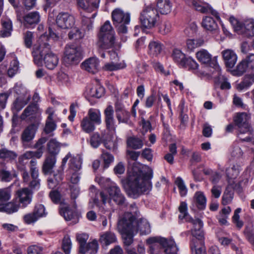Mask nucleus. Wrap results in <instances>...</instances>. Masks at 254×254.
Here are the masks:
<instances>
[{
    "instance_id": "nucleus-7",
    "label": "nucleus",
    "mask_w": 254,
    "mask_h": 254,
    "mask_svg": "<svg viewBox=\"0 0 254 254\" xmlns=\"http://www.w3.org/2000/svg\"><path fill=\"white\" fill-rule=\"evenodd\" d=\"M112 18L114 25L117 27L120 34H126L127 32V25L130 22V14L120 8H116L112 12Z\"/></svg>"
},
{
    "instance_id": "nucleus-60",
    "label": "nucleus",
    "mask_w": 254,
    "mask_h": 254,
    "mask_svg": "<svg viewBox=\"0 0 254 254\" xmlns=\"http://www.w3.org/2000/svg\"><path fill=\"white\" fill-rule=\"evenodd\" d=\"M57 127L56 123L53 120L47 119L44 128V131L46 134H49L54 131Z\"/></svg>"
},
{
    "instance_id": "nucleus-31",
    "label": "nucleus",
    "mask_w": 254,
    "mask_h": 254,
    "mask_svg": "<svg viewBox=\"0 0 254 254\" xmlns=\"http://www.w3.org/2000/svg\"><path fill=\"white\" fill-rule=\"evenodd\" d=\"M31 95L26 96L24 98L16 97L15 100L13 102L11 109L14 114L17 113L30 101Z\"/></svg>"
},
{
    "instance_id": "nucleus-21",
    "label": "nucleus",
    "mask_w": 254,
    "mask_h": 254,
    "mask_svg": "<svg viewBox=\"0 0 254 254\" xmlns=\"http://www.w3.org/2000/svg\"><path fill=\"white\" fill-rule=\"evenodd\" d=\"M139 212L135 204H131L129 206V212H126L119 221H123L125 224L133 225L135 217L138 216Z\"/></svg>"
},
{
    "instance_id": "nucleus-16",
    "label": "nucleus",
    "mask_w": 254,
    "mask_h": 254,
    "mask_svg": "<svg viewBox=\"0 0 254 254\" xmlns=\"http://www.w3.org/2000/svg\"><path fill=\"white\" fill-rule=\"evenodd\" d=\"M234 122L238 127L239 133L243 134L251 131V128L248 122V117L246 113H238L234 118Z\"/></svg>"
},
{
    "instance_id": "nucleus-42",
    "label": "nucleus",
    "mask_w": 254,
    "mask_h": 254,
    "mask_svg": "<svg viewBox=\"0 0 254 254\" xmlns=\"http://www.w3.org/2000/svg\"><path fill=\"white\" fill-rule=\"evenodd\" d=\"M116 240L117 238L115 234L111 232H106L101 235L100 242L106 246L115 243Z\"/></svg>"
},
{
    "instance_id": "nucleus-15",
    "label": "nucleus",
    "mask_w": 254,
    "mask_h": 254,
    "mask_svg": "<svg viewBox=\"0 0 254 254\" xmlns=\"http://www.w3.org/2000/svg\"><path fill=\"white\" fill-rule=\"evenodd\" d=\"M189 5L192 6L196 10L201 13H210L216 18H219L218 12L213 9L207 3H204L200 0H185Z\"/></svg>"
},
{
    "instance_id": "nucleus-5",
    "label": "nucleus",
    "mask_w": 254,
    "mask_h": 254,
    "mask_svg": "<svg viewBox=\"0 0 254 254\" xmlns=\"http://www.w3.org/2000/svg\"><path fill=\"white\" fill-rule=\"evenodd\" d=\"M115 32L109 21L105 22L101 27L98 35V47L103 49L112 47L115 42Z\"/></svg>"
},
{
    "instance_id": "nucleus-14",
    "label": "nucleus",
    "mask_w": 254,
    "mask_h": 254,
    "mask_svg": "<svg viewBox=\"0 0 254 254\" xmlns=\"http://www.w3.org/2000/svg\"><path fill=\"white\" fill-rule=\"evenodd\" d=\"M42 113L37 104H30L23 111L20 116L21 120H25L29 119L32 120L34 119H38L39 120Z\"/></svg>"
},
{
    "instance_id": "nucleus-17",
    "label": "nucleus",
    "mask_w": 254,
    "mask_h": 254,
    "mask_svg": "<svg viewBox=\"0 0 254 254\" xmlns=\"http://www.w3.org/2000/svg\"><path fill=\"white\" fill-rule=\"evenodd\" d=\"M56 23L59 27L68 29L71 28L74 24V18L67 12H61L57 17Z\"/></svg>"
},
{
    "instance_id": "nucleus-64",
    "label": "nucleus",
    "mask_w": 254,
    "mask_h": 254,
    "mask_svg": "<svg viewBox=\"0 0 254 254\" xmlns=\"http://www.w3.org/2000/svg\"><path fill=\"white\" fill-rule=\"evenodd\" d=\"M18 69V62L16 60H13L11 63L10 67L7 71V74L9 77H12L15 75Z\"/></svg>"
},
{
    "instance_id": "nucleus-47",
    "label": "nucleus",
    "mask_w": 254,
    "mask_h": 254,
    "mask_svg": "<svg viewBox=\"0 0 254 254\" xmlns=\"http://www.w3.org/2000/svg\"><path fill=\"white\" fill-rule=\"evenodd\" d=\"M89 238L88 235L85 233L77 234L76 240L80 245L79 253L82 254H85L84 246L86 244V242Z\"/></svg>"
},
{
    "instance_id": "nucleus-63",
    "label": "nucleus",
    "mask_w": 254,
    "mask_h": 254,
    "mask_svg": "<svg viewBox=\"0 0 254 254\" xmlns=\"http://www.w3.org/2000/svg\"><path fill=\"white\" fill-rule=\"evenodd\" d=\"M172 29V24L169 21H164L159 27V32L162 35L169 33Z\"/></svg>"
},
{
    "instance_id": "nucleus-34",
    "label": "nucleus",
    "mask_w": 254,
    "mask_h": 254,
    "mask_svg": "<svg viewBox=\"0 0 254 254\" xmlns=\"http://www.w3.org/2000/svg\"><path fill=\"white\" fill-rule=\"evenodd\" d=\"M102 142L108 149L115 150L117 148V143L110 133H102Z\"/></svg>"
},
{
    "instance_id": "nucleus-12",
    "label": "nucleus",
    "mask_w": 254,
    "mask_h": 254,
    "mask_svg": "<svg viewBox=\"0 0 254 254\" xmlns=\"http://www.w3.org/2000/svg\"><path fill=\"white\" fill-rule=\"evenodd\" d=\"M254 70V54H250L243 59L233 70L234 74L242 75L248 70Z\"/></svg>"
},
{
    "instance_id": "nucleus-41",
    "label": "nucleus",
    "mask_w": 254,
    "mask_h": 254,
    "mask_svg": "<svg viewBox=\"0 0 254 254\" xmlns=\"http://www.w3.org/2000/svg\"><path fill=\"white\" fill-rule=\"evenodd\" d=\"M239 166L238 165H234L232 167H229L226 169V173L228 178V183L230 181L231 184H234V179H236L239 174Z\"/></svg>"
},
{
    "instance_id": "nucleus-24",
    "label": "nucleus",
    "mask_w": 254,
    "mask_h": 254,
    "mask_svg": "<svg viewBox=\"0 0 254 254\" xmlns=\"http://www.w3.org/2000/svg\"><path fill=\"white\" fill-rule=\"evenodd\" d=\"M100 0H77L78 6L88 12L98 8Z\"/></svg>"
},
{
    "instance_id": "nucleus-48",
    "label": "nucleus",
    "mask_w": 254,
    "mask_h": 254,
    "mask_svg": "<svg viewBox=\"0 0 254 254\" xmlns=\"http://www.w3.org/2000/svg\"><path fill=\"white\" fill-rule=\"evenodd\" d=\"M179 109L180 110V119L181 121V126L186 127L188 123L189 117L187 113L188 112V109L185 106V103L184 101H182L179 105Z\"/></svg>"
},
{
    "instance_id": "nucleus-59",
    "label": "nucleus",
    "mask_w": 254,
    "mask_h": 254,
    "mask_svg": "<svg viewBox=\"0 0 254 254\" xmlns=\"http://www.w3.org/2000/svg\"><path fill=\"white\" fill-rule=\"evenodd\" d=\"M119 123L127 124L129 121L130 114L127 110L116 114Z\"/></svg>"
},
{
    "instance_id": "nucleus-52",
    "label": "nucleus",
    "mask_w": 254,
    "mask_h": 254,
    "mask_svg": "<svg viewBox=\"0 0 254 254\" xmlns=\"http://www.w3.org/2000/svg\"><path fill=\"white\" fill-rule=\"evenodd\" d=\"M101 159L103 162V167L104 169L108 168L114 160L113 155L105 151L103 152L101 155Z\"/></svg>"
},
{
    "instance_id": "nucleus-9",
    "label": "nucleus",
    "mask_w": 254,
    "mask_h": 254,
    "mask_svg": "<svg viewBox=\"0 0 254 254\" xmlns=\"http://www.w3.org/2000/svg\"><path fill=\"white\" fill-rule=\"evenodd\" d=\"M82 50L80 46L68 45L65 47L64 61L67 65L78 64L81 60Z\"/></svg>"
},
{
    "instance_id": "nucleus-50",
    "label": "nucleus",
    "mask_w": 254,
    "mask_h": 254,
    "mask_svg": "<svg viewBox=\"0 0 254 254\" xmlns=\"http://www.w3.org/2000/svg\"><path fill=\"white\" fill-rule=\"evenodd\" d=\"M84 36V33L79 28L74 27L68 33V37L70 40H78L82 39Z\"/></svg>"
},
{
    "instance_id": "nucleus-8",
    "label": "nucleus",
    "mask_w": 254,
    "mask_h": 254,
    "mask_svg": "<svg viewBox=\"0 0 254 254\" xmlns=\"http://www.w3.org/2000/svg\"><path fill=\"white\" fill-rule=\"evenodd\" d=\"M179 210L181 214L179 217L180 219H185L187 221L190 222L193 225V228L191 230L192 235L194 236H198L201 238L202 236V231L201 228L203 226V223L199 219H193L190 217L188 213L187 204L185 202H181L179 207Z\"/></svg>"
},
{
    "instance_id": "nucleus-61",
    "label": "nucleus",
    "mask_w": 254,
    "mask_h": 254,
    "mask_svg": "<svg viewBox=\"0 0 254 254\" xmlns=\"http://www.w3.org/2000/svg\"><path fill=\"white\" fill-rule=\"evenodd\" d=\"M102 141V136L98 133H94L90 138V144L94 148H97Z\"/></svg>"
},
{
    "instance_id": "nucleus-44",
    "label": "nucleus",
    "mask_w": 254,
    "mask_h": 254,
    "mask_svg": "<svg viewBox=\"0 0 254 254\" xmlns=\"http://www.w3.org/2000/svg\"><path fill=\"white\" fill-rule=\"evenodd\" d=\"M192 236L193 238L190 242V247L192 252L195 251V254H206L205 249L203 247L196 248V243L198 241H202L203 237V233H202V236L201 238H199L198 236H194L192 235Z\"/></svg>"
},
{
    "instance_id": "nucleus-51",
    "label": "nucleus",
    "mask_w": 254,
    "mask_h": 254,
    "mask_svg": "<svg viewBox=\"0 0 254 254\" xmlns=\"http://www.w3.org/2000/svg\"><path fill=\"white\" fill-rule=\"evenodd\" d=\"M13 91L17 95L16 97L24 98L26 96L30 95L29 91L23 85L16 84L13 88Z\"/></svg>"
},
{
    "instance_id": "nucleus-45",
    "label": "nucleus",
    "mask_w": 254,
    "mask_h": 254,
    "mask_svg": "<svg viewBox=\"0 0 254 254\" xmlns=\"http://www.w3.org/2000/svg\"><path fill=\"white\" fill-rule=\"evenodd\" d=\"M204 44V40L202 39H188L186 42L187 49L189 51H192L195 48L201 46Z\"/></svg>"
},
{
    "instance_id": "nucleus-56",
    "label": "nucleus",
    "mask_w": 254,
    "mask_h": 254,
    "mask_svg": "<svg viewBox=\"0 0 254 254\" xmlns=\"http://www.w3.org/2000/svg\"><path fill=\"white\" fill-rule=\"evenodd\" d=\"M175 184L177 186L179 190L181 196H186L188 192V190L183 180L180 177H178L175 181Z\"/></svg>"
},
{
    "instance_id": "nucleus-57",
    "label": "nucleus",
    "mask_w": 254,
    "mask_h": 254,
    "mask_svg": "<svg viewBox=\"0 0 254 254\" xmlns=\"http://www.w3.org/2000/svg\"><path fill=\"white\" fill-rule=\"evenodd\" d=\"M126 64L124 63L115 64L113 62L107 63L103 66V69L107 71H114L124 68Z\"/></svg>"
},
{
    "instance_id": "nucleus-27",
    "label": "nucleus",
    "mask_w": 254,
    "mask_h": 254,
    "mask_svg": "<svg viewBox=\"0 0 254 254\" xmlns=\"http://www.w3.org/2000/svg\"><path fill=\"white\" fill-rule=\"evenodd\" d=\"M40 21V15L37 11L30 12L23 16V24L26 27L34 26Z\"/></svg>"
},
{
    "instance_id": "nucleus-55",
    "label": "nucleus",
    "mask_w": 254,
    "mask_h": 254,
    "mask_svg": "<svg viewBox=\"0 0 254 254\" xmlns=\"http://www.w3.org/2000/svg\"><path fill=\"white\" fill-rule=\"evenodd\" d=\"M220 69L217 70L218 72L217 75V81L221 84V88L222 89H229L231 88L230 83L227 81V79L223 75L220 73Z\"/></svg>"
},
{
    "instance_id": "nucleus-46",
    "label": "nucleus",
    "mask_w": 254,
    "mask_h": 254,
    "mask_svg": "<svg viewBox=\"0 0 254 254\" xmlns=\"http://www.w3.org/2000/svg\"><path fill=\"white\" fill-rule=\"evenodd\" d=\"M127 146L133 149H138L142 148L143 146L142 140L135 137H129L127 139Z\"/></svg>"
},
{
    "instance_id": "nucleus-39",
    "label": "nucleus",
    "mask_w": 254,
    "mask_h": 254,
    "mask_svg": "<svg viewBox=\"0 0 254 254\" xmlns=\"http://www.w3.org/2000/svg\"><path fill=\"white\" fill-rule=\"evenodd\" d=\"M86 117H88L95 124L99 125L101 123V113L98 109H90Z\"/></svg>"
},
{
    "instance_id": "nucleus-18",
    "label": "nucleus",
    "mask_w": 254,
    "mask_h": 254,
    "mask_svg": "<svg viewBox=\"0 0 254 254\" xmlns=\"http://www.w3.org/2000/svg\"><path fill=\"white\" fill-rule=\"evenodd\" d=\"M196 57L198 61L201 63L205 64H212L216 70H220V67L215 61L212 60V55L205 49H201L197 51L196 54Z\"/></svg>"
},
{
    "instance_id": "nucleus-28",
    "label": "nucleus",
    "mask_w": 254,
    "mask_h": 254,
    "mask_svg": "<svg viewBox=\"0 0 254 254\" xmlns=\"http://www.w3.org/2000/svg\"><path fill=\"white\" fill-rule=\"evenodd\" d=\"M133 225L137 229L136 232L139 231L141 235H147L151 232L150 224L145 219L141 218L137 221H134Z\"/></svg>"
},
{
    "instance_id": "nucleus-10",
    "label": "nucleus",
    "mask_w": 254,
    "mask_h": 254,
    "mask_svg": "<svg viewBox=\"0 0 254 254\" xmlns=\"http://www.w3.org/2000/svg\"><path fill=\"white\" fill-rule=\"evenodd\" d=\"M9 192L6 189H0V212L11 214L18 211L20 204L15 202L7 203L10 199Z\"/></svg>"
},
{
    "instance_id": "nucleus-58",
    "label": "nucleus",
    "mask_w": 254,
    "mask_h": 254,
    "mask_svg": "<svg viewBox=\"0 0 254 254\" xmlns=\"http://www.w3.org/2000/svg\"><path fill=\"white\" fill-rule=\"evenodd\" d=\"M71 242L68 235H65L62 243V249L65 254H69L71 248Z\"/></svg>"
},
{
    "instance_id": "nucleus-35",
    "label": "nucleus",
    "mask_w": 254,
    "mask_h": 254,
    "mask_svg": "<svg viewBox=\"0 0 254 254\" xmlns=\"http://www.w3.org/2000/svg\"><path fill=\"white\" fill-rule=\"evenodd\" d=\"M12 31V22L9 19H5L1 21V29L0 31V35L2 37H6L11 35Z\"/></svg>"
},
{
    "instance_id": "nucleus-36",
    "label": "nucleus",
    "mask_w": 254,
    "mask_h": 254,
    "mask_svg": "<svg viewBox=\"0 0 254 254\" xmlns=\"http://www.w3.org/2000/svg\"><path fill=\"white\" fill-rule=\"evenodd\" d=\"M206 198L201 191L195 192L194 196V203L198 209H204L206 207Z\"/></svg>"
},
{
    "instance_id": "nucleus-30",
    "label": "nucleus",
    "mask_w": 254,
    "mask_h": 254,
    "mask_svg": "<svg viewBox=\"0 0 254 254\" xmlns=\"http://www.w3.org/2000/svg\"><path fill=\"white\" fill-rule=\"evenodd\" d=\"M56 162V157L54 155H48L44 162L42 171L44 174H50L53 172V169Z\"/></svg>"
},
{
    "instance_id": "nucleus-3",
    "label": "nucleus",
    "mask_w": 254,
    "mask_h": 254,
    "mask_svg": "<svg viewBox=\"0 0 254 254\" xmlns=\"http://www.w3.org/2000/svg\"><path fill=\"white\" fill-rule=\"evenodd\" d=\"M106 182L108 186V193L109 198L103 191H97L96 189L93 187L92 189L95 193V196L94 199V202L96 204H98L99 199H101L103 204H105L109 200V201H113L117 205H123L124 204L126 198L124 195L121 192V191L118 186L114 182H111L109 179L101 177L100 178V183L103 184Z\"/></svg>"
},
{
    "instance_id": "nucleus-11",
    "label": "nucleus",
    "mask_w": 254,
    "mask_h": 254,
    "mask_svg": "<svg viewBox=\"0 0 254 254\" xmlns=\"http://www.w3.org/2000/svg\"><path fill=\"white\" fill-rule=\"evenodd\" d=\"M117 228L122 235L125 245L130 246L133 242L134 235L136 233V228L133 225L125 224L123 221H118Z\"/></svg>"
},
{
    "instance_id": "nucleus-25",
    "label": "nucleus",
    "mask_w": 254,
    "mask_h": 254,
    "mask_svg": "<svg viewBox=\"0 0 254 254\" xmlns=\"http://www.w3.org/2000/svg\"><path fill=\"white\" fill-rule=\"evenodd\" d=\"M82 68L93 74L99 69V61L96 58H90L82 64Z\"/></svg>"
},
{
    "instance_id": "nucleus-23",
    "label": "nucleus",
    "mask_w": 254,
    "mask_h": 254,
    "mask_svg": "<svg viewBox=\"0 0 254 254\" xmlns=\"http://www.w3.org/2000/svg\"><path fill=\"white\" fill-rule=\"evenodd\" d=\"M222 55L225 65L232 68L237 61V56L235 52L231 49H226L222 52Z\"/></svg>"
},
{
    "instance_id": "nucleus-33",
    "label": "nucleus",
    "mask_w": 254,
    "mask_h": 254,
    "mask_svg": "<svg viewBox=\"0 0 254 254\" xmlns=\"http://www.w3.org/2000/svg\"><path fill=\"white\" fill-rule=\"evenodd\" d=\"M156 7L162 14H167L171 11L172 3L170 0H158Z\"/></svg>"
},
{
    "instance_id": "nucleus-19",
    "label": "nucleus",
    "mask_w": 254,
    "mask_h": 254,
    "mask_svg": "<svg viewBox=\"0 0 254 254\" xmlns=\"http://www.w3.org/2000/svg\"><path fill=\"white\" fill-rule=\"evenodd\" d=\"M105 122L107 129L109 131L115 132L117 125L114 118V110L111 105H109L104 112Z\"/></svg>"
},
{
    "instance_id": "nucleus-2",
    "label": "nucleus",
    "mask_w": 254,
    "mask_h": 254,
    "mask_svg": "<svg viewBox=\"0 0 254 254\" xmlns=\"http://www.w3.org/2000/svg\"><path fill=\"white\" fill-rule=\"evenodd\" d=\"M153 177V170L148 169L144 174L130 177L128 182L127 194L131 197L136 198L144 192H149L152 189L150 182Z\"/></svg>"
},
{
    "instance_id": "nucleus-26",
    "label": "nucleus",
    "mask_w": 254,
    "mask_h": 254,
    "mask_svg": "<svg viewBox=\"0 0 254 254\" xmlns=\"http://www.w3.org/2000/svg\"><path fill=\"white\" fill-rule=\"evenodd\" d=\"M104 93V89L99 85H89L86 88L85 92L86 98L89 100L90 97H95L99 98L101 97Z\"/></svg>"
},
{
    "instance_id": "nucleus-40",
    "label": "nucleus",
    "mask_w": 254,
    "mask_h": 254,
    "mask_svg": "<svg viewBox=\"0 0 254 254\" xmlns=\"http://www.w3.org/2000/svg\"><path fill=\"white\" fill-rule=\"evenodd\" d=\"M95 124L90 121L88 117H84L81 122V127L86 133H89L95 129Z\"/></svg>"
},
{
    "instance_id": "nucleus-37",
    "label": "nucleus",
    "mask_w": 254,
    "mask_h": 254,
    "mask_svg": "<svg viewBox=\"0 0 254 254\" xmlns=\"http://www.w3.org/2000/svg\"><path fill=\"white\" fill-rule=\"evenodd\" d=\"M172 57L175 62L177 63L180 66L185 65V61L187 57L179 49H175L173 50Z\"/></svg>"
},
{
    "instance_id": "nucleus-1",
    "label": "nucleus",
    "mask_w": 254,
    "mask_h": 254,
    "mask_svg": "<svg viewBox=\"0 0 254 254\" xmlns=\"http://www.w3.org/2000/svg\"><path fill=\"white\" fill-rule=\"evenodd\" d=\"M49 38L45 35H42L38 40V46L35 48L34 55V62L40 65L43 61L46 67L49 69H54L59 63L58 56L51 51V46L48 42Z\"/></svg>"
},
{
    "instance_id": "nucleus-53",
    "label": "nucleus",
    "mask_w": 254,
    "mask_h": 254,
    "mask_svg": "<svg viewBox=\"0 0 254 254\" xmlns=\"http://www.w3.org/2000/svg\"><path fill=\"white\" fill-rule=\"evenodd\" d=\"M149 49L151 55L156 56L160 53L162 50V46L158 42L152 41L149 45Z\"/></svg>"
},
{
    "instance_id": "nucleus-4",
    "label": "nucleus",
    "mask_w": 254,
    "mask_h": 254,
    "mask_svg": "<svg viewBox=\"0 0 254 254\" xmlns=\"http://www.w3.org/2000/svg\"><path fill=\"white\" fill-rule=\"evenodd\" d=\"M149 246L150 254H176L178 248L175 242L159 237H151L146 240Z\"/></svg>"
},
{
    "instance_id": "nucleus-38",
    "label": "nucleus",
    "mask_w": 254,
    "mask_h": 254,
    "mask_svg": "<svg viewBox=\"0 0 254 254\" xmlns=\"http://www.w3.org/2000/svg\"><path fill=\"white\" fill-rule=\"evenodd\" d=\"M50 155L56 156L59 153L61 148V144L55 139H51L47 144Z\"/></svg>"
},
{
    "instance_id": "nucleus-20",
    "label": "nucleus",
    "mask_w": 254,
    "mask_h": 254,
    "mask_svg": "<svg viewBox=\"0 0 254 254\" xmlns=\"http://www.w3.org/2000/svg\"><path fill=\"white\" fill-rule=\"evenodd\" d=\"M16 194V198L22 207H26L32 201V193L28 188H22L17 190Z\"/></svg>"
},
{
    "instance_id": "nucleus-62",
    "label": "nucleus",
    "mask_w": 254,
    "mask_h": 254,
    "mask_svg": "<svg viewBox=\"0 0 254 254\" xmlns=\"http://www.w3.org/2000/svg\"><path fill=\"white\" fill-rule=\"evenodd\" d=\"M60 214L63 216L66 221L71 220L73 217V212L67 207L62 208L60 210Z\"/></svg>"
},
{
    "instance_id": "nucleus-43",
    "label": "nucleus",
    "mask_w": 254,
    "mask_h": 254,
    "mask_svg": "<svg viewBox=\"0 0 254 254\" xmlns=\"http://www.w3.org/2000/svg\"><path fill=\"white\" fill-rule=\"evenodd\" d=\"M17 155L13 151L8 150L5 148L0 149V158L5 161L15 160Z\"/></svg>"
},
{
    "instance_id": "nucleus-32",
    "label": "nucleus",
    "mask_w": 254,
    "mask_h": 254,
    "mask_svg": "<svg viewBox=\"0 0 254 254\" xmlns=\"http://www.w3.org/2000/svg\"><path fill=\"white\" fill-rule=\"evenodd\" d=\"M234 185L231 184L230 181H229L228 186L227 187L222 196V203L223 205H227L232 202L234 193Z\"/></svg>"
},
{
    "instance_id": "nucleus-49",
    "label": "nucleus",
    "mask_w": 254,
    "mask_h": 254,
    "mask_svg": "<svg viewBox=\"0 0 254 254\" xmlns=\"http://www.w3.org/2000/svg\"><path fill=\"white\" fill-rule=\"evenodd\" d=\"M81 159L79 156L72 157L70 160V169L73 171L78 172L81 168Z\"/></svg>"
},
{
    "instance_id": "nucleus-29",
    "label": "nucleus",
    "mask_w": 254,
    "mask_h": 254,
    "mask_svg": "<svg viewBox=\"0 0 254 254\" xmlns=\"http://www.w3.org/2000/svg\"><path fill=\"white\" fill-rule=\"evenodd\" d=\"M202 26L206 30L212 33L217 34L219 33V28L216 21L211 17L205 16L203 18Z\"/></svg>"
},
{
    "instance_id": "nucleus-13",
    "label": "nucleus",
    "mask_w": 254,
    "mask_h": 254,
    "mask_svg": "<svg viewBox=\"0 0 254 254\" xmlns=\"http://www.w3.org/2000/svg\"><path fill=\"white\" fill-rule=\"evenodd\" d=\"M38 128V123H32L24 128L20 135V139L23 146H26L33 140Z\"/></svg>"
},
{
    "instance_id": "nucleus-6",
    "label": "nucleus",
    "mask_w": 254,
    "mask_h": 254,
    "mask_svg": "<svg viewBox=\"0 0 254 254\" xmlns=\"http://www.w3.org/2000/svg\"><path fill=\"white\" fill-rule=\"evenodd\" d=\"M158 18L157 9L152 4L145 6L140 13V23L146 28L150 29L154 27Z\"/></svg>"
},
{
    "instance_id": "nucleus-22",
    "label": "nucleus",
    "mask_w": 254,
    "mask_h": 254,
    "mask_svg": "<svg viewBox=\"0 0 254 254\" xmlns=\"http://www.w3.org/2000/svg\"><path fill=\"white\" fill-rule=\"evenodd\" d=\"M237 30L239 34L243 35L247 37L254 36V20L252 18L246 20L241 28Z\"/></svg>"
},
{
    "instance_id": "nucleus-54",
    "label": "nucleus",
    "mask_w": 254,
    "mask_h": 254,
    "mask_svg": "<svg viewBox=\"0 0 254 254\" xmlns=\"http://www.w3.org/2000/svg\"><path fill=\"white\" fill-rule=\"evenodd\" d=\"M98 244L96 240H94L91 242L86 244L84 246L85 254L89 252L90 254H95L98 251Z\"/></svg>"
}]
</instances>
